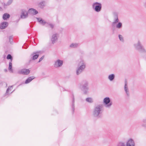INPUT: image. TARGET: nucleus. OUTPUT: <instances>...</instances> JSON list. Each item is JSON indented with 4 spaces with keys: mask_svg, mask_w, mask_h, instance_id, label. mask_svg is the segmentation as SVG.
<instances>
[{
    "mask_svg": "<svg viewBox=\"0 0 146 146\" xmlns=\"http://www.w3.org/2000/svg\"><path fill=\"white\" fill-rule=\"evenodd\" d=\"M127 84L128 83L127 80H125V86L124 87V90L127 96H129V94Z\"/></svg>",
    "mask_w": 146,
    "mask_h": 146,
    "instance_id": "9d476101",
    "label": "nucleus"
},
{
    "mask_svg": "<svg viewBox=\"0 0 146 146\" xmlns=\"http://www.w3.org/2000/svg\"><path fill=\"white\" fill-rule=\"evenodd\" d=\"M102 108L103 106L102 105H99L96 106L93 112L94 116L98 118L101 117L102 112Z\"/></svg>",
    "mask_w": 146,
    "mask_h": 146,
    "instance_id": "f03ea898",
    "label": "nucleus"
},
{
    "mask_svg": "<svg viewBox=\"0 0 146 146\" xmlns=\"http://www.w3.org/2000/svg\"><path fill=\"white\" fill-rule=\"evenodd\" d=\"M28 17V13L27 11L24 9L21 10V17L22 19H25Z\"/></svg>",
    "mask_w": 146,
    "mask_h": 146,
    "instance_id": "6e6552de",
    "label": "nucleus"
},
{
    "mask_svg": "<svg viewBox=\"0 0 146 146\" xmlns=\"http://www.w3.org/2000/svg\"><path fill=\"white\" fill-rule=\"evenodd\" d=\"M9 66L8 68V70L11 73L13 72V71L12 69V64H9Z\"/></svg>",
    "mask_w": 146,
    "mask_h": 146,
    "instance_id": "bb28decb",
    "label": "nucleus"
},
{
    "mask_svg": "<svg viewBox=\"0 0 146 146\" xmlns=\"http://www.w3.org/2000/svg\"><path fill=\"white\" fill-rule=\"evenodd\" d=\"M30 72V70L28 69H23L21 70L20 73L25 74L28 75Z\"/></svg>",
    "mask_w": 146,
    "mask_h": 146,
    "instance_id": "2eb2a0df",
    "label": "nucleus"
},
{
    "mask_svg": "<svg viewBox=\"0 0 146 146\" xmlns=\"http://www.w3.org/2000/svg\"><path fill=\"white\" fill-rule=\"evenodd\" d=\"M2 10V8L0 7V11L1 10Z\"/></svg>",
    "mask_w": 146,
    "mask_h": 146,
    "instance_id": "4c0bfd02",
    "label": "nucleus"
},
{
    "mask_svg": "<svg viewBox=\"0 0 146 146\" xmlns=\"http://www.w3.org/2000/svg\"><path fill=\"white\" fill-rule=\"evenodd\" d=\"M126 146H135V143L133 140L131 139L127 141Z\"/></svg>",
    "mask_w": 146,
    "mask_h": 146,
    "instance_id": "4468645a",
    "label": "nucleus"
},
{
    "mask_svg": "<svg viewBox=\"0 0 146 146\" xmlns=\"http://www.w3.org/2000/svg\"><path fill=\"white\" fill-rule=\"evenodd\" d=\"M142 46L141 44V42L139 40H138L137 43L134 44V47L137 50H139Z\"/></svg>",
    "mask_w": 146,
    "mask_h": 146,
    "instance_id": "f8f14e48",
    "label": "nucleus"
},
{
    "mask_svg": "<svg viewBox=\"0 0 146 146\" xmlns=\"http://www.w3.org/2000/svg\"><path fill=\"white\" fill-rule=\"evenodd\" d=\"M9 64H11V62H9Z\"/></svg>",
    "mask_w": 146,
    "mask_h": 146,
    "instance_id": "ea45409f",
    "label": "nucleus"
},
{
    "mask_svg": "<svg viewBox=\"0 0 146 146\" xmlns=\"http://www.w3.org/2000/svg\"><path fill=\"white\" fill-rule=\"evenodd\" d=\"M63 60L58 59L55 61V64H63Z\"/></svg>",
    "mask_w": 146,
    "mask_h": 146,
    "instance_id": "5701e85b",
    "label": "nucleus"
},
{
    "mask_svg": "<svg viewBox=\"0 0 146 146\" xmlns=\"http://www.w3.org/2000/svg\"><path fill=\"white\" fill-rule=\"evenodd\" d=\"M114 16V21L112 23L113 25H115V27L118 29H121L123 26L122 23L121 22H119L118 18V13L115 12L113 13Z\"/></svg>",
    "mask_w": 146,
    "mask_h": 146,
    "instance_id": "f257e3e1",
    "label": "nucleus"
},
{
    "mask_svg": "<svg viewBox=\"0 0 146 146\" xmlns=\"http://www.w3.org/2000/svg\"><path fill=\"white\" fill-rule=\"evenodd\" d=\"M86 101L89 103H92L93 102V99L91 98H88L86 99Z\"/></svg>",
    "mask_w": 146,
    "mask_h": 146,
    "instance_id": "393cba45",
    "label": "nucleus"
},
{
    "mask_svg": "<svg viewBox=\"0 0 146 146\" xmlns=\"http://www.w3.org/2000/svg\"><path fill=\"white\" fill-rule=\"evenodd\" d=\"M6 3H2V5L4 6V7H5L6 6Z\"/></svg>",
    "mask_w": 146,
    "mask_h": 146,
    "instance_id": "f704fd0d",
    "label": "nucleus"
},
{
    "mask_svg": "<svg viewBox=\"0 0 146 146\" xmlns=\"http://www.w3.org/2000/svg\"><path fill=\"white\" fill-rule=\"evenodd\" d=\"M4 71L5 72H7V69H4Z\"/></svg>",
    "mask_w": 146,
    "mask_h": 146,
    "instance_id": "e433bc0d",
    "label": "nucleus"
},
{
    "mask_svg": "<svg viewBox=\"0 0 146 146\" xmlns=\"http://www.w3.org/2000/svg\"><path fill=\"white\" fill-rule=\"evenodd\" d=\"M10 17V16L9 14L7 13H5L3 15V18L4 20H5L9 18Z\"/></svg>",
    "mask_w": 146,
    "mask_h": 146,
    "instance_id": "6ab92c4d",
    "label": "nucleus"
},
{
    "mask_svg": "<svg viewBox=\"0 0 146 146\" xmlns=\"http://www.w3.org/2000/svg\"><path fill=\"white\" fill-rule=\"evenodd\" d=\"M62 64H54V67L55 68L60 67L62 66Z\"/></svg>",
    "mask_w": 146,
    "mask_h": 146,
    "instance_id": "2f4dec72",
    "label": "nucleus"
},
{
    "mask_svg": "<svg viewBox=\"0 0 146 146\" xmlns=\"http://www.w3.org/2000/svg\"><path fill=\"white\" fill-rule=\"evenodd\" d=\"M85 68V64H82L76 70L77 74L78 75L81 73Z\"/></svg>",
    "mask_w": 146,
    "mask_h": 146,
    "instance_id": "1a4fd4ad",
    "label": "nucleus"
},
{
    "mask_svg": "<svg viewBox=\"0 0 146 146\" xmlns=\"http://www.w3.org/2000/svg\"><path fill=\"white\" fill-rule=\"evenodd\" d=\"M74 96H73L72 97V111L73 112H74Z\"/></svg>",
    "mask_w": 146,
    "mask_h": 146,
    "instance_id": "aec40b11",
    "label": "nucleus"
},
{
    "mask_svg": "<svg viewBox=\"0 0 146 146\" xmlns=\"http://www.w3.org/2000/svg\"><path fill=\"white\" fill-rule=\"evenodd\" d=\"M83 85L82 86L81 89L84 92V93L86 94L87 92L88 88L87 87L88 83L86 81H84L83 83Z\"/></svg>",
    "mask_w": 146,
    "mask_h": 146,
    "instance_id": "0eeeda50",
    "label": "nucleus"
},
{
    "mask_svg": "<svg viewBox=\"0 0 146 146\" xmlns=\"http://www.w3.org/2000/svg\"><path fill=\"white\" fill-rule=\"evenodd\" d=\"M92 7L96 12H99L102 10V5L100 3L96 2L92 4Z\"/></svg>",
    "mask_w": 146,
    "mask_h": 146,
    "instance_id": "7ed1b4c3",
    "label": "nucleus"
},
{
    "mask_svg": "<svg viewBox=\"0 0 146 146\" xmlns=\"http://www.w3.org/2000/svg\"><path fill=\"white\" fill-rule=\"evenodd\" d=\"M37 19L38 22L42 25H44L46 24L49 25L52 28L54 27V25L52 24L46 23L45 21L42 20L41 18H37Z\"/></svg>",
    "mask_w": 146,
    "mask_h": 146,
    "instance_id": "423d86ee",
    "label": "nucleus"
},
{
    "mask_svg": "<svg viewBox=\"0 0 146 146\" xmlns=\"http://www.w3.org/2000/svg\"><path fill=\"white\" fill-rule=\"evenodd\" d=\"M138 50L141 53H144L146 52V50L142 46Z\"/></svg>",
    "mask_w": 146,
    "mask_h": 146,
    "instance_id": "4be33fe9",
    "label": "nucleus"
},
{
    "mask_svg": "<svg viewBox=\"0 0 146 146\" xmlns=\"http://www.w3.org/2000/svg\"><path fill=\"white\" fill-rule=\"evenodd\" d=\"M35 78L34 76L30 77L28 78L25 81V84H27L30 82Z\"/></svg>",
    "mask_w": 146,
    "mask_h": 146,
    "instance_id": "a211bd4d",
    "label": "nucleus"
},
{
    "mask_svg": "<svg viewBox=\"0 0 146 146\" xmlns=\"http://www.w3.org/2000/svg\"><path fill=\"white\" fill-rule=\"evenodd\" d=\"M44 57L43 56H42V57L40 59H39V61H38L39 62H40V61H42V59H43L44 58Z\"/></svg>",
    "mask_w": 146,
    "mask_h": 146,
    "instance_id": "72a5a7b5",
    "label": "nucleus"
},
{
    "mask_svg": "<svg viewBox=\"0 0 146 146\" xmlns=\"http://www.w3.org/2000/svg\"><path fill=\"white\" fill-rule=\"evenodd\" d=\"M59 37V34L56 33L53 34L52 36L51 40L52 43L54 44L57 42Z\"/></svg>",
    "mask_w": 146,
    "mask_h": 146,
    "instance_id": "39448f33",
    "label": "nucleus"
},
{
    "mask_svg": "<svg viewBox=\"0 0 146 146\" xmlns=\"http://www.w3.org/2000/svg\"><path fill=\"white\" fill-rule=\"evenodd\" d=\"M115 78V75L114 74H111L108 76V78L111 81H112Z\"/></svg>",
    "mask_w": 146,
    "mask_h": 146,
    "instance_id": "412c9836",
    "label": "nucleus"
},
{
    "mask_svg": "<svg viewBox=\"0 0 146 146\" xmlns=\"http://www.w3.org/2000/svg\"><path fill=\"white\" fill-rule=\"evenodd\" d=\"M7 58L8 59H10L12 60V57L11 56L10 54H9L7 56Z\"/></svg>",
    "mask_w": 146,
    "mask_h": 146,
    "instance_id": "7c9ffc66",
    "label": "nucleus"
},
{
    "mask_svg": "<svg viewBox=\"0 0 146 146\" xmlns=\"http://www.w3.org/2000/svg\"><path fill=\"white\" fill-rule=\"evenodd\" d=\"M13 0H9L6 3V6H8L10 5L13 2Z\"/></svg>",
    "mask_w": 146,
    "mask_h": 146,
    "instance_id": "c85d7f7f",
    "label": "nucleus"
},
{
    "mask_svg": "<svg viewBox=\"0 0 146 146\" xmlns=\"http://www.w3.org/2000/svg\"><path fill=\"white\" fill-rule=\"evenodd\" d=\"M45 5V2L44 1H42L40 2L39 4V7L41 8H43Z\"/></svg>",
    "mask_w": 146,
    "mask_h": 146,
    "instance_id": "b1692460",
    "label": "nucleus"
},
{
    "mask_svg": "<svg viewBox=\"0 0 146 146\" xmlns=\"http://www.w3.org/2000/svg\"><path fill=\"white\" fill-rule=\"evenodd\" d=\"M143 122L145 123H146V119L143 120Z\"/></svg>",
    "mask_w": 146,
    "mask_h": 146,
    "instance_id": "c9c22d12",
    "label": "nucleus"
},
{
    "mask_svg": "<svg viewBox=\"0 0 146 146\" xmlns=\"http://www.w3.org/2000/svg\"><path fill=\"white\" fill-rule=\"evenodd\" d=\"M119 38V40L122 42L124 41V38L123 36L120 35H119L118 36Z\"/></svg>",
    "mask_w": 146,
    "mask_h": 146,
    "instance_id": "cd10ccee",
    "label": "nucleus"
},
{
    "mask_svg": "<svg viewBox=\"0 0 146 146\" xmlns=\"http://www.w3.org/2000/svg\"><path fill=\"white\" fill-rule=\"evenodd\" d=\"M39 53L38 51L33 52L30 56V57L33 60H35L37 59L38 57L39 54H38Z\"/></svg>",
    "mask_w": 146,
    "mask_h": 146,
    "instance_id": "9b49d317",
    "label": "nucleus"
},
{
    "mask_svg": "<svg viewBox=\"0 0 146 146\" xmlns=\"http://www.w3.org/2000/svg\"><path fill=\"white\" fill-rule=\"evenodd\" d=\"M142 126H145L144 125H143H143H142Z\"/></svg>",
    "mask_w": 146,
    "mask_h": 146,
    "instance_id": "58836bf2",
    "label": "nucleus"
},
{
    "mask_svg": "<svg viewBox=\"0 0 146 146\" xmlns=\"http://www.w3.org/2000/svg\"><path fill=\"white\" fill-rule=\"evenodd\" d=\"M13 88V86H11L8 87L6 91V93H8L9 90H11Z\"/></svg>",
    "mask_w": 146,
    "mask_h": 146,
    "instance_id": "c756f323",
    "label": "nucleus"
},
{
    "mask_svg": "<svg viewBox=\"0 0 146 146\" xmlns=\"http://www.w3.org/2000/svg\"><path fill=\"white\" fill-rule=\"evenodd\" d=\"M79 63L80 64H84V61L82 59H80L79 60Z\"/></svg>",
    "mask_w": 146,
    "mask_h": 146,
    "instance_id": "473e14b6",
    "label": "nucleus"
},
{
    "mask_svg": "<svg viewBox=\"0 0 146 146\" xmlns=\"http://www.w3.org/2000/svg\"><path fill=\"white\" fill-rule=\"evenodd\" d=\"M29 13L31 15H35L38 13V12L34 9L31 8L29 10Z\"/></svg>",
    "mask_w": 146,
    "mask_h": 146,
    "instance_id": "dca6fc26",
    "label": "nucleus"
},
{
    "mask_svg": "<svg viewBox=\"0 0 146 146\" xmlns=\"http://www.w3.org/2000/svg\"><path fill=\"white\" fill-rule=\"evenodd\" d=\"M116 146H125V145L124 143L120 142L117 144Z\"/></svg>",
    "mask_w": 146,
    "mask_h": 146,
    "instance_id": "a878e982",
    "label": "nucleus"
},
{
    "mask_svg": "<svg viewBox=\"0 0 146 146\" xmlns=\"http://www.w3.org/2000/svg\"><path fill=\"white\" fill-rule=\"evenodd\" d=\"M8 25L7 22H3L0 24V29H3L6 28Z\"/></svg>",
    "mask_w": 146,
    "mask_h": 146,
    "instance_id": "ddd939ff",
    "label": "nucleus"
},
{
    "mask_svg": "<svg viewBox=\"0 0 146 146\" xmlns=\"http://www.w3.org/2000/svg\"><path fill=\"white\" fill-rule=\"evenodd\" d=\"M79 45V44L77 43H73L70 45V47L71 48H76Z\"/></svg>",
    "mask_w": 146,
    "mask_h": 146,
    "instance_id": "f3484780",
    "label": "nucleus"
},
{
    "mask_svg": "<svg viewBox=\"0 0 146 146\" xmlns=\"http://www.w3.org/2000/svg\"><path fill=\"white\" fill-rule=\"evenodd\" d=\"M104 103L105 106L107 108H110L112 105V103L110 102V98L106 97L104 99Z\"/></svg>",
    "mask_w": 146,
    "mask_h": 146,
    "instance_id": "20e7f679",
    "label": "nucleus"
}]
</instances>
